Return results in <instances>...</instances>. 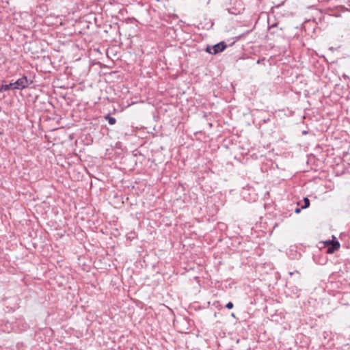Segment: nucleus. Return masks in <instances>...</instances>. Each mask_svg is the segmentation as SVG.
Wrapping results in <instances>:
<instances>
[{
	"mask_svg": "<svg viewBox=\"0 0 350 350\" xmlns=\"http://www.w3.org/2000/svg\"><path fill=\"white\" fill-rule=\"evenodd\" d=\"M226 48V45L224 42H219L213 46H207L206 51L211 54H217L223 51Z\"/></svg>",
	"mask_w": 350,
	"mask_h": 350,
	"instance_id": "nucleus-1",
	"label": "nucleus"
},
{
	"mask_svg": "<svg viewBox=\"0 0 350 350\" xmlns=\"http://www.w3.org/2000/svg\"><path fill=\"white\" fill-rule=\"evenodd\" d=\"M13 85L14 90H23L28 86L29 82L26 77H23L13 83Z\"/></svg>",
	"mask_w": 350,
	"mask_h": 350,
	"instance_id": "nucleus-2",
	"label": "nucleus"
},
{
	"mask_svg": "<svg viewBox=\"0 0 350 350\" xmlns=\"http://www.w3.org/2000/svg\"><path fill=\"white\" fill-rule=\"evenodd\" d=\"M326 245H331V247H329L327 249L328 253H333L335 250H338L340 247V243L338 241H328L325 243Z\"/></svg>",
	"mask_w": 350,
	"mask_h": 350,
	"instance_id": "nucleus-3",
	"label": "nucleus"
},
{
	"mask_svg": "<svg viewBox=\"0 0 350 350\" xmlns=\"http://www.w3.org/2000/svg\"><path fill=\"white\" fill-rule=\"evenodd\" d=\"M10 89L14 90L13 83H10L6 84V85H2L0 88V92L8 91Z\"/></svg>",
	"mask_w": 350,
	"mask_h": 350,
	"instance_id": "nucleus-4",
	"label": "nucleus"
},
{
	"mask_svg": "<svg viewBox=\"0 0 350 350\" xmlns=\"http://www.w3.org/2000/svg\"><path fill=\"white\" fill-rule=\"evenodd\" d=\"M105 119L108 121L109 124L111 125H113L116 122V118L113 117H111L109 115H107L105 117Z\"/></svg>",
	"mask_w": 350,
	"mask_h": 350,
	"instance_id": "nucleus-5",
	"label": "nucleus"
},
{
	"mask_svg": "<svg viewBox=\"0 0 350 350\" xmlns=\"http://www.w3.org/2000/svg\"><path fill=\"white\" fill-rule=\"evenodd\" d=\"M304 205L302 206V208H308L309 206H310V200H308V198H305L304 199Z\"/></svg>",
	"mask_w": 350,
	"mask_h": 350,
	"instance_id": "nucleus-6",
	"label": "nucleus"
},
{
	"mask_svg": "<svg viewBox=\"0 0 350 350\" xmlns=\"http://www.w3.org/2000/svg\"><path fill=\"white\" fill-rule=\"evenodd\" d=\"M233 304L232 302H228L226 305V308H228V309H232L233 308Z\"/></svg>",
	"mask_w": 350,
	"mask_h": 350,
	"instance_id": "nucleus-7",
	"label": "nucleus"
},
{
	"mask_svg": "<svg viewBox=\"0 0 350 350\" xmlns=\"http://www.w3.org/2000/svg\"><path fill=\"white\" fill-rule=\"evenodd\" d=\"M296 213H299V208H297L296 211H295Z\"/></svg>",
	"mask_w": 350,
	"mask_h": 350,
	"instance_id": "nucleus-8",
	"label": "nucleus"
}]
</instances>
